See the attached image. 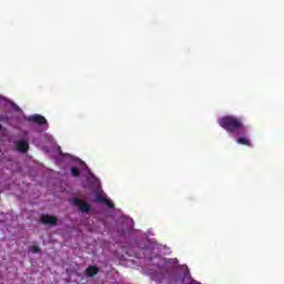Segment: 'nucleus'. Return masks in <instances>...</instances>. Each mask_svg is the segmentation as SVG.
<instances>
[{"label": "nucleus", "instance_id": "1", "mask_svg": "<svg viewBox=\"0 0 284 284\" xmlns=\"http://www.w3.org/2000/svg\"><path fill=\"white\" fill-rule=\"evenodd\" d=\"M219 124L227 132H234V130H239V128H243V124L239 121V119L234 116H225L219 120Z\"/></svg>", "mask_w": 284, "mask_h": 284}, {"label": "nucleus", "instance_id": "2", "mask_svg": "<svg viewBox=\"0 0 284 284\" xmlns=\"http://www.w3.org/2000/svg\"><path fill=\"white\" fill-rule=\"evenodd\" d=\"M73 204L79 207V210L81 212H88V210H90V205L85 202H83L82 200L80 199H74L73 200Z\"/></svg>", "mask_w": 284, "mask_h": 284}, {"label": "nucleus", "instance_id": "3", "mask_svg": "<svg viewBox=\"0 0 284 284\" xmlns=\"http://www.w3.org/2000/svg\"><path fill=\"white\" fill-rule=\"evenodd\" d=\"M41 223L44 225H57V217L52 215H42L40 217Z\"/></svg>", "mask_w": 284, "mask_h": 284}, {"label": "nucleus", "instance_id": "4", "mask_svg": "<svg viewBox=\"0 0 284 284\" xmlns=\"http://www.w3.org/2000/svg\"><path fill=\"white\" fill-rule=\"evenodd\" d=\"M28 141L22 140L17 142V150H19V152H28Z\"/></svg>", "mask_w": 284, "mask_h": 284}, {"label": "nucleus", "instance_id": "5", "mask_svg": "<svg viewBox=\"0 0 284 284\" xmlns=\"http://www.w3.org/2000/svg\"><path fill=\"white\" fill-rule=\"evenodd\" d=\"M30 121H34L36 123H40V125H43V123H47L45 118L42 115L36 114L30 118Z\"/></svg>", "mask_w": 284, "mask_h": 284}, {"label": "nucleus", "instance_id": "6", "mask_svg": "<svg viewBox=\"0 0 284 284\" xmlns=\"http://www.w3.org/2000/svg\"><path fill=\"white\" fill-rule=\"evenodd\" d=\"M95 274H99V268L97 266H90L87 268L88 276H95Z\"/></svg>", "mask_w": 284, "mask_h": 284}, {"label": "nucleus", "instance_id": "7", "mask_svg": "<svg viewBox=\"0 0 284 284\" xmlns=\"http://www.w3.org/2000/svg\"><path fill=\"white\" fill-rule=\"evenodd\" d=\"M97 201H99L100 203H106L108 207H114V204L105 197H98Z\"/></svg>", "mask_w": 284, "mask_h": 284}, {"label": "nucleus", "instance_id": "8", "mask_svg": "<svg viewBox=\"0 0 284 284\" xmlns=\"http://www.w3.org/2000/svg\"><path fill=\"white\" fill-rule=\"evenodd\" d=\"M237 143L241 145H250V140H247V138H240L237 139Z\"/></svg>", "mask_w": 284, "mask_h": 284}, {"label": "nucleus", "instance_id": "9", "mask_svg": "<svg viewBox=\"0 0 284 284\" xmlns=\"http://www.w3.org/2000/svg\"><path fill=\"white\" fill-rule=\"evenodd\" d=\"M30 252H32V254H39V252H41V248H39V246L33 245L30 247Z\"/></svg>", "mask_w": 284, "mask_h": 284}, {"label": "nucleus", "instance_id": "10", "mask_svg": "<svg viewBox=\"0 0 284 284\" xmlns=\"http://www.w3.org/2000/svg\"><path fill=\"white\" fill-rule=\"evenodd\" d=\"M185 284H201V283H199V282L192 280V277H187Z\"/></svg>", "mask_w": 284, "mask_h": 284}, {"label": "nucleus", "instance_id": "11", "mask_svg": "<svg viewBox=\"0 0 284 284\" xmlns=\"http://www.w3.org/2000/svg\"><path fill=\"white\" fill-rule=\"evenodd\" d=\"M72 176H79V170L72 168L71 169Z\"/></svg>", "mask_w": 284, "mask_h": 284}]
</instances>
